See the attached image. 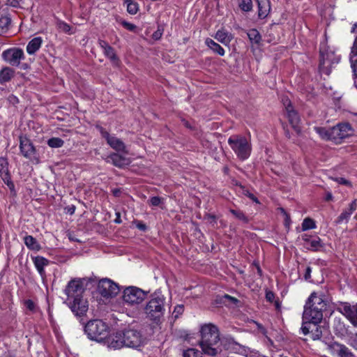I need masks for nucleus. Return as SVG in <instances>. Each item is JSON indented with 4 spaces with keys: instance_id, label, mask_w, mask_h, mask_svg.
I'll return each mask as SVG.
<instances>
[{
    "instance_id": "c03bdc74",
    "label": "nucleus",
    "mask_w": 357,
    "mask_h": 357,
    "mask_svg": "<svg viewBox=\"0 0 357 357\" xmlns=\"http://www.w3.org/2000/svg\"><path fill=\"white\" fill-rule=\"evenodd\" d=\"M248 351V348L237 343V346H233V347L230 351L235 352V353H239L241 354H246Z\"/></svg>"
},
{
    "instance_id": "cd10ccee",
    "label": "nucleus",
    "mask_w": 357,
    "mask_h": 357,
    "mask_svg": "<svg viewBox=\"0 0 357 357\" xmlns=\"http://www.w3.org/2000/svg\"><path fill=\"white\" fill-rule=\"evenodd\" d=\"M206 45L215 53H217L220 56H224L225 55V50L224 49L217 43L213 41L211 38H206L205 40Z\"/></svg>"
},
{
    "instance_id": "393cba45",
    "label": "nucleus",
    "mask_w": 357,
    "mask_h": 357,
    "mask_svg": "<svg viewBox=\"0 0 357 357\" xmlns=\"http://www.w3.org/2000/svg\"><path fill=\"white\" fill-rule=\"evenodd\" d=\"M215 38L223 45H228L231 42L232 37L227 31L220 29L216 32Z\"/></svg>"
},
{
    "instance_id": "bb28decb",
    "label": "nucleus",
    "mask_w": 357,
    "mask_h": 357,
    "mask_svg": "<svg viewBox=\"0 0 357 357\" xmlns=\"http://www.w3.org/2000/svg\"><path fill=\"white\" fill-rule=\"evenodd\" d=\"M24 243L30 250H39L40 249V245L37 240L31 235H26L24 237Z\"/></svg>"
},
{
    "instance_id": "39448f33",
    "label": "nucleus",
    "mask_w": 357,
    "mask_h": 357,
    "mask_svg": "<svg viewBox=\"0 0 357 357\" xmlns=\"http://www.w3.org/2000/svg\"><path fill=\"white\" fill-rule=\"evenodd\" d=\"M228 144L239 159L245 160L250 155L252 147L246 137L232 135L228 139Z\"/></svg>"
},
{
    "instance_id": "09e8293b",
    "label": "nucleus",
    "mask_w": 357,
    "mask_h": 357,
    "mask_svg": "<svg viewBox=\"0 0 357 357\" xmlns=\"http://www.w3.org/2000/svg\"><path fill=\"white\" fill-rule=\"evenodd\" d=\"M357 208V199H354L349 206L347 210L352 214Z\"/></svg>"
},
{
    "instance_id": "de8ad7c7",
    "label": "nucleus",
    "mask_w": 357,
    "mask_h": 357,
    "mask_svg": "<svg viewBox=\"0 0 357 357\" xmlns=\"http://www.w3.org/2000/svg\"><path fill=\"white\" fill-rule=\"evenodd\" d=\"M351 68L353 69L354 76L357 77V59H354V56H351Z\"/></svg>"
},
{
    "instance_id": "3c124183",
    "label": "nucleus",
    "mask_w": 357,
    "mask_h": 357,
    "mask_svg": "<svg viewBox=\"0 0 357 357\" xmlns=\"http://www.w3.org/2000/svg\"><path fill=\"white\" fill-rule=\"evenodd\" d=\"M162 35V30L160 29V28L158 29L157 31H155L153 33V38L155 39V40H158L161 38Z\"/></svg>"
},
{
    "instance_id": "bf43d9fd",
    "label": "nucleus",
    "mask_w": 357,
    "mask_h": 357,
    "mask_svg": "<svg viewBox=\"0 0 357 357\" xmlns=\"http://www.w3.org/2000/svg\"><path fill=\"white\" fill-rule=\"evenodd\" d=\"M60 28H61L64 31L68 32L70 31V26L66 23L61 24Z\"/></svg>"
},
{
    "instance_id": "f3484780",
    "label": "nucleus",
    "mask_w": 357,
    "mask_h": 357,
    "mask_svg": "<svg viewBox=\"0 0 357 357\" xmlns=\"http://www.w3.org/2000/svg\"><path fill=\"white\" fill-rule=\"evenodd\" d=\"M68 305L71 310L77 316L83 315L88 310L87 301L82 296L79 299L68 301Z\"/></svg>"
},
{
    "instance_id": "37998d69",
    "label": "nucleus",
    "mask_w": 357,
    "mask_h": 357,
    "mask_svg": "<svg viewBox=\"0 0 357 357\" xmlns=\"http://www.w3.org/2000/svg\"><path fill=\"white\" fill-rule=\"evenodd\" d=\"M183 357H199L200 353L197 349L191 348L183 352Z\"/></svg>"
},
{
    "instance_id": "ea45409f",
    "label": "nucleus",
    "mask_w": 357,
    "mask_h": 357,
    "mask_svg": "<svg viewBox=\"0 0 357 357\" xmlns=\"http://www.w3.org/2000/svg\"><path fill=\"white\" fill-rule=\"evenodd\" d=\"M316 225L314 221L309 218H305L302 223V229L303 231L314 229Z\"/></svg>"
},
{
    "instance_id": "603ef678",
    "label": "nucleus",
    "mask_w": 357,
    "mask_h": 357,
    "mask_svg": "<svg viewBox=\"0 0 357 357\" xmlns=\"http://www.w3.org/2000/svg\"><path fill=\"white\" fill-rule=\"evenodd\" d=\"M266 298L269 302H273L275 299V294L271 291H266Z\"/></svg>"
},
{
    "instance_id": "4c0bfd02",
    "label": "nucleus",
    "mask_w": 357,
    "mask_h": 357,
    "mask_svg": "<svg viewBox=\"0 0 357 357\" xmlns=\"http://www.w3.org/2000/svg\"><path fill=\"white\" fill-rule=\"evenodd\" d=\"M313 327V322L311 321L303 320L301 330L303 335H306L311 333V329Z\"/></svg>"
},
{
    "instance_id": "7c9ffc66",
    "label": "nucleus",
    "mask_w": 357,
    "mask_h": 357,
    "mask_svg": "<svg viewBox=\"0 0 357 357\" xmlns=\"http://www.w3.org/2000/svg\"><path fill=\"white\" fill-rule=\"evenodd\" d=\"M314 129L321 139L332 141V138L331 137V128L327 129L323 127H314Z\"/></svg>"
},
{
    "instance_id": "58836bf2",
    "label": "nucleus",
    "mask_w": 357,
    "mask_h": 357,
    "mask_svg": "<svg viewBox=\"0 0 357 357\" xmlns=\"http://www.w3.org/2000/svg\"><path fill=\"white\" fill-rule=\"evenodd\" d=\"M351 215V213L347 209H346L337 217L336 223L341 224L344 221L347 222L350 218Z\"/></svg>"
},
{
    "instance_id": "20e7f679",
    "label": "nucleus",
    "mask_w": 357,
    "mask_h": 357,
    "mask_svg": "<svg viewBox=\"0 0 357 357\" xmlns=\"http://www.w3.org/2000/svg\"><path fill=\"white\" fill-rule=\"evenodd\" d=\"M165 311V298L160 294H154L144 307V313L149 319L159 321Z\"/></svg>"
},
{
    "instance_id": "7ed1b4c3",
    "label": "nucleus",
    "mask_w": 357,
    "mask_h": 357,
    "mask_svg": "<svg viewBox=\"0 0 357 357\" xmlns=\"http://www.w3.org/2000/svg\"><path fill=\"white\" fill-rule=\"evenodd\" d=\"M84 331L90 340L100 342L109 335V327L101 319H93L85 325Z\"/></svg>"
},
{
    "instance_id": "f8f14e48",
    "label": "nucleus",
    "mask_w": 357,
    "mask_h": 357,
    "mask_svg": "<svg viewBox=\"0 0 357 357\" xmlns=\"http://www.w3.org/2000/svg\"><path fill=\"white\" fill-rule=\"evenodd\" d=\"M119 291V285L109 279H102L98 282V291L105 298L115 296Z\"/></svg>"
},
{
    "instance_id": "774afa93",
    "label": "nucleus",
    "mask_w": 357,
    "mask_h": 357,
    "mask_svg": "<svg viewBox=\"0 0 357 357\" xmlns=\"http://www.w3.org/2000/svg\"><path fill=\"white\" fill-rule=\"evenodd\" d=\"M275 305L277 309H279L280 307V303L278 301H275Z\"/></svg>"
},
{
    "instance_id": "6ab92c4d",
    "label": "nucleus",
    "mask_w": 357,
    "mask_h": 357,
    "mask_svg": "<svg viewBox=\"0 0 357 357\" xmlns=\"http://www.w3.org/2000/svg\"><path fill=\"white\" fill-rule=\"evenodd\" d=\"M122 336V332L116 333V334L107 336L105 340L109 348L118 349L125 347L124 340Z\"/></svg>"
},
{
    "instance_id": "8fccbe9b",
    "label": "nucleus",
    "mask_w": 357,
    "mask_h": 357,
    "mask_svg": "<svg viewBox=\"0 0 357 357\" xmlns=\"http://www.w3.org/2000/svg\"><path fill=\"white\" fill-rule=\"evenodd\" d=\"M24 305L31 311H33L35 308V304L31 300L25 301Z\"/></svg>"
},
{
    "instance_id": "f704fd0d",
    "label": "nucleus",
    "mask_w": 357,
    "mask_h": 357,
    "mask_svg": "<svg viewBox=\"0 0 357 357\" xmlns=\"http://www.w3.org/2000/svg\"><path fill=\"white\" fill-rule=\"evenodd\" d=\"M238 5L245 12H249L252 9V0H238Z\"/></svg>"
},
{
    "instance_id": "412c9836",
    "label": "nucleus",
    "mask_w": 357,
    "mask_h": 357,
    "mask_svg": "<svg viewBox=\"0 0 357 357\" xmlns=\"http://www.w3.org/2000/svg\"><path fill=\"white\" fill-rule=\"evenodd\" d=\"M302 239L305 242V246L312 250L317 251L322 247L321 241L319 237L310 238L305 234L302 236Z\"/></svg>"
},
{
    "instance_id": "13d9d810",
    "label": "nucleus",
    "mask_w": 357,
    "mask_h": 357,
    "mask_svg": "<svg viewBox=\"0 0 357 357\" xmlns=\"http://www.w3.org/2000/svg\"><path fill=\"white\" fill-rule=\"evenodd\" d=\"M98 43L103 50L109 45L106 41L102 40H99Z\"/></svg>"
},
{
    "instance_id": "4d7b16f0",
    "label": "nucleus",
    "mask_w": 357,
    "mask_h": 357,
    "mask_svg": "<svg viewBox=\"0 0 357 357\" xmlns=\"http://www.w3.org/2000/svg\"><path fill=\"white\" fill-rule=\"evenodd\" d=\"M311 272H312L311 268L310 266H307L305 269V273L304 275V278L306 280H310V278L311 277Z\"/></svg>"
},
{
    "instance_id": "4468645a",
    "label": "nucleus",
    "mask_w": 357,
    "mask_h": 357,
    "mask_svg": "<svg viewBox=\"0 0 357 357\" xmlns=\"http://www.w3.org/2000/svg\"><path fill=\"white\" fill-rule=\"evenodd\" d=\"M284 105L287 114V117L289 119L290 124L295 131L298 133L301 132V128L299 126L300 118L297 112L294 109L291 102L286 99L284 100Z\"/></svg>"
},
{
    "instance_id": "49530a36",
    "label": "nucleus",
    "mask_w": 357,
    "mask_h": 357,
    "mask_svg": "<svg viewBox=\"0 0 357 357\" xmlns=\"http://www.w3.org/2000/svg\"><path fill=\"white\" fill-rule=\"evenodd\" d=\"M149 202L151 205L158 206L161 204L162 198L160 197H152Z\"/></svg>"
},
{
    "instance_id": "ddd939ff",
    "label": "nucleus",
    "mask_w": 357,
    "mask_h": 357,
    "mask_svg": "<svg viewBox=\"0 0 357 357\" xmlns=\"http://www.w3.org/2000/svg\"><path fill=\"white\" fill-rule=\"evenodd\" d=\"M98 128L101 134V136L106 139L107 144L113 149L116 151H121L125 153H128L125 144L120 139L116 137L115 136L110 135L109 133L102 127H98Z\"/></svg>"
},
{
    "instance_id": "a19ab883",
    "label": "nucleus",
    "mask_w": 357,
    "mask_h": 357,
    "mask_svg": "<svg viewBox=\"0 0 357 357\" xmlns=\"http://www.w3.org/2000/svg\"><path fill=\"white\" fill-rule=\"evenodd\" d=\"M127 10L131 15H135L138 10V5L137 3L132 2L131 0H126Z\"/></svg>"
},
{
    "instance_id": "b1692460",
    "label": "nucleus",
    "mask_w": 357,
    "mask_h": 357,
    "mask_svg": "<svg viewBox=\"0 0 357 357\" xmlns=\"http://www.w3.org/2000/svg\"><path fill=\"white\" fill-rule=\"evenodd\" d=\"M33 261L39 274L42 277L45 276L44 267L49 264V261L43 257L37 256L33 258Z\"/></svg>"
},
{
    "instance_id": "052dcab7",
    "label": "nucleus",
    "mask_w": 357,
    "mask_h": 357,
    "mask_svg": "<svg viewBox=\"0 0 357 357\" xmlns=\"http://www.w3.org/2000/svg\"><path fill=\"white\" fill-rule=\"evenodd\" d=\"M137 227L142 231H144L146 229V225L142 222H138L137 224Z\"/></svg>"
},
{
    "instance_id": "a18cd8bd",
    "label": "nucleus",
    "mask_w": 357,
    "mask_h": 357,
    "mask_svg": "<svg viewBox=\"0 0 357 357\" xmlns=\"http://www.w3.org/2000/svg\"><path fill=\"white\" fill-rule=\"evenodd\" d=\"M348 344L353 349H354L356 351H357V333L351 335L349 337Z\"/></svg>"
},
{
    "instance_id": "9b49d317",
    "label": "nucleus",
    "mask_w": 357,
    "mask_h": 357,
    "mask_svg": "<svg viewBox=\"0 0 357 357\" xmlns=\"http://www.w3.org/2000/svg\"><path fill=\"white\" fill-rule=\"evenodd\" d=\"M3 60L12 66L17 67L21 61L25 58L23 50L19 47H11L4 50L1 54Z\"/></svg>"
},
{
    "instance_id": "2eb2a0df",
    "label": "nucleus",
    "mask_w": 357,
    "mask_h": 357,
    "mask_svg": "<svg viewBox=\"0 0 357 357\" xmlns=\"http://www.w3.org/2000/svg\"><path fill=\"white\" fill-rule=\"evenodd\" d=\"M339 310L353 326L357 327V304L351 305L349 303H344Z\"/></svg>"
},
{
    "instance_id": "a211bd4d",
    "label": "nucleus",
    "mask_w": 357,
    "mask_h": 357,
    "mask_svg": "<svg viewBox=\"0 0 357 357\" xmlns=\"http://www.w3.org/2000/svg\"><path fill=\"white\" fill-rule=\"evenodd\" d=\"M20 149L23 156L29 159L32 158L36 151L30 139L24 137H20Z\"/></svg>"
},
{
    "instance_id": "69168bd1",
    "label": "nucleus",
    "mask_w": 357,
    "mask_h": 357,
    "mask_svg": "<svg viewBox=\"0 0 357 357\" xmlns=\"http://www.w3.org/2000/svg\"><path fill=\"white\" fill-rule=\"evenodd\" d=\"M225 297L228 298V299H229V300H231L234 303L237 302V299L234 298V297H231V296L225 295Z\"/></svg>"
},
{
    "instance_id": "9d476101",
    "label": "nucleus",
    "mask_w": 357,
    "mask_h": 357,
    "mask_svg": "<svg viewBox=\"0 0 357 357\" xmlns=\"http://www.w3.org/2000/svg\"><path fill=\"white\" fill-rule=\"evenodd\" d=\"M64 292L68 297V302L74 299H79V297L82 296L84 292L83 280L80 278L71 280L66 285Z\"/></svg>"
},
{
    "instance_id": "2f4dec72",
    "label": "nucleus",
    "mask_w": 357,
    "mask_h": 357,
    "mask_svg": "<svg viewBox=\"0 0 357 357\" xmlns=\"http://www.w3.org/2000/svg\"><path fill=\"white\" fill-rule=\"evenodd\" d=\"M220 345L222 349L223 347L226 350L231 351L233 346H237V342L233 338L227 337L220 341Z\"/></svg>"
},
{
    "instance_id": "0eeeda50",
    "label": "nucleus",
    "mask_w": 357,
    "mask_h": 357,
    "mask_svg": "<svg viewBox=\"0 0 357 357\" xmlns=\"http://www.w3.org/2000/svg\"><path fill=\"white\" fill-rule=\"evenodd\" d=\"M320 54L319 71L321 73L329 75L332 68L335 64L339 63L340 58L331 51L325 52L321 50Z\"/></svg>"
},
{
    "instance_id": "680f3d73",
    "label": "nucleus",
    "mask_w": 357,
    "mask_h": 357,
    "mask_svg": "<svg viewBox=\"0 0 357 357\" xmlns=\"http://www.w3.org/2000/svg\"><path fill=\"white\" fill-rule=\"evenodd\" d=\"M281 212L284 214V215L285 216V223L286 225L289 224V216L287 214L286 211L283 209V208H280Z\"/></svg>"
},
{
    "instance_id": "aec40b11",
    "label": "nucleus",
    "mask_w": 357,
    "mask_h": 357,
    "mask_svg": "<svg viewBox=\"0 0 357 357\" xmlns=\"http://www.w3.org/2000/svg\"><path fill=\"white\" fill-rule=\"evenodd\" d=\"M107 161L112 162L114 166L122 168L128 166L131 160L129 158L123 156L119 153H112L107 158Z\"/></svg>"
},
{
    "instance_id": "5fc2aeb1",
    "label": "nucleus",
    "mask_w": 357,
    "mask_h": 357,
    "mask_svg": "<svg viewBox=\"0 0 357 357\" xmlns=\"http://www.w3.org/2000/svg\"><path fill=\"white\" fill-rule=\"evenodd\" d=\"M351 54H352L351 56H357V38L354 42Z\"/></svg>"
},
{
    "instance_id": "e2e57ef3",
    "label": "nucleus",
    "mask_w": 357,
    "mask_h": 357,
    "mask_svg": "<svg viewBox=\"0 0 357 357\" xmlns=\"http://www.w3.org/2000/svg\"><path fill=\"white\" fill-rule=\"evenodd\" d=\"M206 219L210 222V223L215 222V216L213 215H207Z\"/></svg>"
},
{
    "instance_id": "5701e85b",
    "label": "nucleus",
    "mask_w": 357,
    "mask_h": 357,
    "mask_svg": "<svg viewBox=\"0 0 357 357\" xmlns=\"http://www.w3.org/2000/svg\"><path fill=\"white\" fill-rule=\"evenodd\" d=\"M43 39L41 37H36L31 40L26 45V52L29 54H34L41 47Z\"/></svg>"
},
{
    "instance_id": "c9c22d12",
    "label": "nucleus",
    "mask_w": 357,
    "mask_h": 357,
    "mask_svg": "<svg viewBox=\"0 0 357 357\" xmlns=\"http://www.w3.org/2000/svg\"><path fill=\"white\" fill-rule=\"evenodd\" d=\"M63 144V140L59 137H52L47 140V144L51 148H60Z\"/></svg>"
},
{
    "instance_id": "79ce46f5",
    "label": "nucleus",
    "mask_w": 357,
    "mask_h": 357,
    "mask_svg": "<svg viewBox=\"0 0 357 357\" xmlns=\"http://www.w3.org/2000/svg\"><path fill=\"white\" fill-rule=\"evenodd\" d=\"M230 213H232L237 219L243 221V222H248V219L243 211L240 210L230 209Z\"/></svg>"
},
{
    "instance_id": "a878e982",
    "label": "nucleus",
    "mask_w": 357,
    "mask_h": 357,
    "mask_svg": "<svg viewBox=\"0 0 357 357\" xmlns=\"http://www.w3.org/2000/svg\"><path fill=\"white\" fill-rule=\"evenodd\" d=\"M15 70L10 67H4L0 70V84H4L11 80L14 77Z\"/></svg>"
},
{
    "instance_id": "f257e3e1",
    "label": "nucleus",
    "mask_w": 357,
    "mask_h": 357,
    "mask_svg": "<svg viewBox=\"0 0 357 357\" xmlns=\"http://www.w3.org/2000/svg\"><path fill=\"white\" fill-rule=\"evenodd\" d=\"M201 339L199 342L202 354L215 356L222 352L220 345V333L216 326L212 324H204L200 330Z\"/></svg>"
},
{
    "instance_id": "1a4fd4ad",
    "label": "nucleus",
    "mask_w": 357,
    "mask_h": 357,
    "mask_svg": "<svg viewBox=\"0 0 357 357\" xmlns=\"http://www.w3.org/2000/svg\"><path fill=\"white\" fill-rule=\"evenodd\" d=\"M354 135V130L351 126L348 123H338L337 126L331 128L332 141L336 144L342 142V139Z\"/></svg>"
},
{
    "instance_id": "6e6d98bb",
    "label": "nucleus",
    "mask_w": 357,
    "mask_h": 357,
    "mask_svg": "<svg viewBox=\"0 0 357 357\" xmlns=\"http://www.w3.org/2000/svg\"><path fill=\"white\" fill-rule=\"evenodd\" d=\"M336 181L340 184H343V185L351 186V183L344 178H336Z\"/></svg>"
},
{
    "instance_id": "473e14b6",
    "label": "nucleus",
    "mask_w": 357,
    "mask_h": 357,
    "mask_svg": "<svg viewBox=\"0 0 357 357\" xmlns=\"http://www.w3.org/2000/svg\"><path fill=\"white\" fill-rule=\"evenodd\" d=\"M311 338L313 340H320L322 336V331L318 324L313 323L312 329H311Z\"/></svg>"
},
{
    "instance_id": "f03ea898",
    "label": "nucleus",
    "mask_w": 357,
    "mask_h": 357,
    "mask_svg": "<svg viewBox=\"0 0 357 357\" xmlns=\"http://www.w3.org/2000/svg\"><path fill=\"white\" fill-rule=\"evenodd\" d=\"M326 301L322 294L312 292L304 306L303 319L319 324L323 319V311L326 309Z\"/></svg>"
},
{
    "instance_id": "c85d7f7f",
    "label": "nucleus",
    "mask_w": 357,
    "mask_h": 357,
    "mask_svg": "<svg viewBox=\"0 0 357 357\" xmlns=\"http://www.w3.org/2000/svg\"><path fill=\"white\" fill-rule=\"evenodd\" d=\"M326 345L328 349L331 351V354H337L338 356H340L344 347H345L344 344L339 343L337 342L327 343Z\"/></svg>"
},
{
    "instance_id": "dca6fc26",
    "label": "nucleus",
    "mask_w": 357,
    "mask_h": 357,
    "mask_svg": "<svg viewBox=\"0 0 357 357\" xmlns=\"http://www.w3.org/2000/svg\"><path fill=\"white\" fill-rule=\"evenodd\" d=\"M0 177L10 190H14L15 185L10 179V175L8 169V162L4 157L0 158Z\"/></svg>"
},
{
    "instance_id": "72a5a7b5",
    "label": "nucleus",
    "mask_w": 357,
    "mask_h": 357,
    "mask_svg": "<svg viewBox=\"0 0 357 357\" xmlns=\"http://www.w3.org/2000/svg\"><path fill=\"white\" fill-rule=\"evenodd\" d=\"M104 54L109 58L112 62L116 63L118 61V58L116 55L114 50L112 47L109 45L103 50Z\"/></svg>"
},
{
    "instance_id": "864d4df0",
    "label": "nucleus",
    "mask_w": 357,
    "mask_h": 357,
    "mask_svg": "<svg viewBox=\"0 0 357 357\" xmlns=\"http://www.w3.org/2000/svg\"><path fill=\"white\" fill-rule=\"evenodd\" d=\"M183 312V305H177L174 308V313H176L175 317H177L178 315L182 314Z\"/></svg>"
},
{
    "instance_id": "338daca9",
    "label": "nucleus",
    "mask_w": 357,
    "mask_h": 357,
    "mask_svg": "<svg viewBox=\"0 0 357 357\" xmlns=\"http://www.w3.org/2000/svg\"><path fill=\"white\" fill-rule=\"evenodd\" d=\"M126 26L129 30H133L135 28V25L132 24H126Z\"/></svg>"
},
{
    "instance_id": "c756f323",
    "label": "nucleus",
    "mask_w": 357,
    "mask_h": 357,
    "mask_svg": "<svg viewBox=\"0 0 357 357\" xmlns=\"http://www.w3.org/2000/svg\"><path fill=\"white\" fill-rule=\"evenodd\" d=\"M248 36L252 45L259 46L261 40V36L257 29H251L248 33Z\"/></svg>"
},
{
    "instance_id": "423d86ee",
    "label": "nucleus",
    "mask_w": 357,
    "mask_h": 357,
    "mask_svg": "<svg viewBox=\"0 0 357 357\" xmlns=\"http://www.w3.org/2000/svg\"><path fill=\"white\" fill-rule=\"evenodd\" d=\"M122 298L124 303L135 305L139 304L145 299L146 294L139 288L128 287L124 289Z\"/></svg>"
},
{
    "instance_id": "0e129e2a",
    "label": "nucleus",
    "mask_w": 357,
    "mask_h": 357,
    "mask_svg": "<svg viewBox=\"0 0 357 357\" xmlns=\"http://www.w3.org/2000/svg\"><path fill=\"white\" fill-rule=\"evenodd\" d=\"M248 196L249 198H250L255 202L259 203V201H258L257 198L253 194L248 193Z\"/></svg>"
},
{
    "instance_id": "4be33fe9",
    "label": "nucleus",
    "mask_w": 357,
    "mask_h": 357,
    "mask_svg": "<svg viewBox=\"0 0 357 357\" xmlns=\"http://www.w3.org/2000/svg\"><path fill=\"white\" fill-rule=\"evenodd\" d=\"M258 6V17L260 19L266 18L271 11L270 0H256Z\"/></svg>"
},
{
    "instance_id": "e433bc0d",
    "label": "nucleus",
    "mask_w": 357,
    "mask_h": 357,
    "mask_svg": "<svg viewBox=\"0 0 357 357\" xmlns=\"http://www.w3.org/2000/svg\"><path fill=\"white\" fill-rule=\"evenodd\" d=\"M10 22V20L8 17L2 16L0 17V35L8 30Z\"/></svg>"
},
{
    "instance_id": "6e6552de",
    "label": "nucleus",
    "mask_w": 357,
    "mask_h": 357,
    "mask_svg": "<svg viewBox=\"0 0 357 357\" xmlns=\"http://www.w3.org/2000/svg\"><path fill=\"white\" fill-rule=\"evenodd\" d=\"M122 333L125 347L137 349L143 344L144 338L139 331L135 328H127Z\"/></svg>"
}]
</instances>
